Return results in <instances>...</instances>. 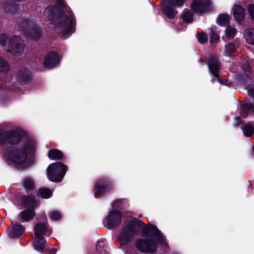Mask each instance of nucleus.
I'll list each match as a JSON object with an SVG mask.
<instances>
[{"instance_id":"9b49d317","label":"nucleus","mask_w":254,"mask_h":254,"mask_svg":"<svg viewBox=\"0 0 254 254\" xmlns=\"http://www.w3.org/2000/svg\"><path fill=\"white\" fill-rule=\"evenodd\" d=\"M22 133L18 130H12L5 132L2 134V137L7 143L11 144L18 143L21 139Z\"/></svg>"},{"instance_id":"6e6552de","label":"nucleus","mask_w":254,"mask_h":254,"mask_svg":"<svg viewBox=\"0 0 254 254\" xmlns=\"http://www.w3.org/2000/svg\"><path fill=\"white\" fill-rule=\"evenodd\" d=\"M184 0H169L167 2L163 4L162 12L168 18H173L177 13L173 7L181 6Z\"/></svg>"},{"instance_id":"f03ea898","label":"nucleus","mask_w":254,"mask_h":254,"mask_svg":"<svg viewBox=\"0 0 254 254\" xmlns=\"http://www.w3.org/2000/svg\"><path fill=\"white\" fill-rule=\"evenodd\" d=\"M56 6L47 7L43 13V18L51 28L66 38L74 31V18L72 13L67 11L64 2L57 0Z\"/></svg>"},{"instance_id":"c85d7f7f","label":"nucleus","mask_w":254,"mask_h":254,"mask_svg":"<svg viewBox=\"0 0 254 254\" xmlns=\"http://www.w3.org/2000/svg\"><path fill=\"white\" fill-rule=\"evenodd\" d=\"M225 33L226 37L232 38L235 36L237 33V29L234 26H229L225 29Z\"/></svg>"},{"instance_id":"a878e982","label":"nucleus","mask_w":254,"mask_h":254,"mask_svg":"<svg viewBox=\"0 0 254 254\" xmlns=\"http://www.w3.org/2000/svg\"><path fill=\"white\" fill-rule=\"evenodd\" d=\"M245 136L250 137L254 133V128L250 124H246L243 127H241Z\"/></svg>"},{"instance_id":"79ce46f5","label":"nucleus","mask_w":254,"mask_h":254,"mask_svg":"<svg viewBox=\"0 0 254 254\" xmlns=\"http://www.w3.org/2000/svg\"><path fill=\"white\" fill-rule=\"evenodd\" d=\"M135 253H136V251H134V250L133 251V252L132 253H129L128 252V251H127V254H136Z\"/></svg>"},{"instance_id":"4be33fe9","label":"nucleus","mask_w":254,"mask_h":254,"mask_svg":"<svg viewBox=\"0 0 254 254\" xmlns=\"http://www.w3.org/2000/svg\"><path fill=\"white\" fill-rule=\"evenodd\" d=\"M245 37L248 44L254 45V28H248L246 30Z\"/></svg>"},{"instance_id":"c03bdc74","label":"nucleus","mask_w":254,"mask_h":254,"mask_svg":"<svg viewBox=\"0 0 254 254\" xmlns=\"http://www.w3.org/2000/svg\"><path fill=\"white\" fill-rule=\"evenodd\" d=\"M253 155L254 156V147H253Z\"/></svg>"},{"instance_id":"a18cd8bd","label":"nucleus","mask_w":254,"mask_h":254,"mask_svg":"<svg viewBox=\"0 0 254 254\" xmlns=\"http://www.w3.org/2000/svg\"><path fill=\"white\" fill-rule=\"evenodd\" d=\"M215 80V78L212 79V81L213 82Z\"/></svg>"},{"instance_id":"37998d69","label":"nucleus","mask_w":254,"mask_h":254,"mask_svg":"<svg viewBox=\"0 0 254 254\" xmlns=\"http://www.w3.org/2000/svg\"><path fill=\"white\" fill-rule=\"evenodd\" d=\"M4 142V140H3L1 138V137L0 136V144H2Z\"/></svg>"},{"instance_id":"6ab92c4d","label":"nucleus","mask_w":254,"mask_h":254,"mask_svg":"<svg viewBox=\"0 0 254 254\" xmlns=\"http://www.w3.org/2000/svg\"><path fill=\"white\" fill-rule=\"evenodd\" d=\"M233 14L235 20L240 22L244 19L245 10L241 5L236 4L233 8Z\"/></svg>"},{"instance_id":"c9c22d12","label":"nucleus","mask_w":254,"mask_h":254,"mask_svg":"<svg viewBox=\"0 0 254 254\" xmlns=\"http://www.w3.org/2000/svg\"><path fill=\"white\" fill-rule=\"evenodd\" d=\"M248 10L251 20L254 22V4L250 5L248 7Z\"/></svg>"},{"instance_id":"423d86ee","label":"nucleus","mask_w":254,"mask_h":254,"mask_svg":"<svg viewBox=\"0 0 254 254\" xmlns=\"http://www.w3.org/2000/svg\"><path fill=\"white\" fill-rule=\"evenodd\" d=\"M67 169V166L62 163H52L47 169V177L51 181L60 182L63 179Z\"/></svg>"},{"instance_id":"ea45409f","label":"nucleus","mask_w":254,"mask_h":254,"mask_svg":"<svg viewBox=\"0 0 254 254\" xmlns=\"http://www.w3.org/2000/svg\"><path fill=\"white\" fill-rule=\"evenodd\" d=\"M235 121L237 125H240L241 123V120L238 117H237L235 118Z\"/></svg>"},{"instance_id":"9d476101","label":"nucleus","mask_w":254,"mask_h":254,"mask_svg":"<svg viewBox=\"0 0 254 254\" xmlns=\"http://www.w3.org/2000/svg\"><path fill=\"white\" fill-rule=\"evenodd\" d=\"M122 214L118 210L110 211L105 218V221L108 227L113 228L121 222Z\"/></svg>"},{"instance_id":"1a4fd4ad","label":"nucleus","mask_w":254,"mask_h":254,"mask_svg":"<svg viewBox=\"0 0 254 254\" xmlns=\"http://www.w3.org/2000/svg\"><path fill=\"white\" fill-rule=\"evenodd\" d=\"M0 8L6 14L11 16L17 14L20 10L19 6L11 0H3V1L0 3Z\"/></svg>"},{"instance_id":"b1692460","label":"nucleus","mask_w":254,"mask_h":254,"mask_svg":"<svg viewBox=\"0 0 254 254\" xmlns=\"http://www.w3.org/2000/svg\"><path fill=\"white\" fill-rule=\"evenodd\" d=\"M37 225H38L39 230L41 232L40 237H43L44 236H49L51 234L50 230L48 228L47 226V224L45 223H37L34 228L36 227Z\"/></svg>"},{"instance_id":"20e7f679","label":"nucleus","mask_w":254,"mask_h":254,"mask_svg":"<svg viewBox=\"0 0 254 254\" xmlns=\"http://www.w3.org/2000/svg\"><path fill=\"white\" fill-rule=\"evenodd\" d=\"M20 200L22 205L29 207L19 213L18 219L21 222H27L33 219L35 216L34 209L39 205V202L34 197L31 196L22 195Z\"/></svg>"},{"instance_id":"f3484780","label":"nucleus","mask_w":254,"mask_h":254,"mask_svg":"<svg viewBox=\"0 0 254 254\" xmlns=\"http://www.w3.org/2000/svg\"><path fill=\"white\" fill-rule=\"evenodd\" d=\"M208 66L210 73L215 77H217L220 67L217 59L214 57L210 58L208 62Z\"/></svg>"},{"instance_id":"49530a36","label":"nucleus","mask_w":254,"mask_h":254,"mask_svg":"<svg viewBox=\"0 0 254 254\" xmlns=\"http://www.w3.org/2000/svg\"><path fill=\"white\" fill-rule=\"evenodd\" d=\"M201 62H203V59H201Z\"/></svg>"},{"instance_id":"7ed1b4c3","label":"nucleus","mask_w":254,"mask_h":254,"mask_svg":"<svg viewBox=\"0 0 254 254\" xmlns=\"http://www.w3.org/2000/svg\"><path fill=\"white\" fill-rule=\"evenodd\" d=\"M35 145V142L29 140L23 147L11 146L8 149L4 147L2 151L12 164L18 167H25L27 166L26 159L28 155L33 152Z\"/></svg>"},{"instance_id":"de8ad7c7","label":"nucleus","mask_w":254,"mask_h":254,"mask_svg":"<svg viewBox=\"0 0 254 254\" xmlns=\"http://www.w3.org/2000/svg\"><path fill=\"white\" fill-rule=\"evenodd\" d=\"M97 249H98V246H97Z\"/></svg>"},{"instance_id":"2f4dec72","label":"nucleus","mask_w":254,"mask_h":254,"mask_svg":"<svg viewBox=\"0 0 254 254\" xmlns=\"http://www.w3.org/2000/svg\"><path fill=\"white\" fill-rule=\"evenodd\" d=\"M9 70V64L8 63L0 57V72H7Z\"/></svg>"},{"instance_id":"412c9836","label":"nucleus","mask_w":254,"mask_h":254,"mask_svg":"<svg viewBox=\"0 0 254 254\" xmlns=\"http://www.w3.org/2000/svg\"><path fill=\"white\" fill-rule=\"evenodd\" d=\"M250 112H254V107L250 104H242L240 107V114L244 118H246Z\"/></svg>"},{"instance_id":"58836bf2","label":"nucleus","mask_w":254,"mask_h":254,"mask_svg":"<svg viewBox=\"0 0 254 254\" xmlns=\"http://www.w3.org/2000/svg\"><path fill=\"white\" fill-rule=\"evenodd\" d=\"M218 82L223 85L230 86L231 85V82L227 80L223 79V80H218Z\"/></svg>"},{"instance_id":"4468645a","label":"nucleus","mask_w":254,"mask_h":254,"mask_svg":"<svg viewBox=\"0 0 254 254\" xmlns=\"http://www.w3.org/2000/svg\"><path fill=\"white\" fill-rule=\"evenodd\" d=\"M24 230L21 224L12 221V226L7 228V232L11 238H16L23 234Z\"/></svg>"},{"instance_id":"a211bd4d","label":"nucleus","mask_w":254,"mask_h":254,"mask_svg":"<svg viewBox=\"0 0 254 254\" xmlns=\"http://www.w3.org/2000/svg\"><path fill=\"white\" fill-rule=\"evenodd\" d=\"M16 76L18 82L27 81L30 78V71L26 67H20L16 71Z\"/></svg>"},{"instance_id":"4c0bfd02","label":"nucleus","mask_w":254,"mask_h":254,"mask_svg":"<svg viewBox=\"0 0 254 254\" xmlns=\"http://www.w3.org/2000/svg\"><path fill=\"white\" fill-rule=\"evenodd\" d=\"M7 38L4 34L0 35V44L2 46L5 45Z\"/></svg>"},{"instance_id":"bb28decb","label":"nucleus","mask_w":254,"mask_h":254,"mask_svg":"<svg viewBox=\"0 0 254 254\" xmlns=\"http://www.w3.org/2000/svg\"><path fill=\"white\" fill-rule=\"evenodd\" d=\"M38 195L43 198H50L52 194V191L47 188L39 189L37 192Z\"/></svg>"},{"instance_id":"cd10ccee","label":"nucleus","mask_w":254,"mask_h":254,"mask_svg":"<svg viewBox=\"0 0 254 254\" xmlns=\"http://www.w3.org/2000/svg\"><path fill=\"white\" fill-rule=\"evenodd\" d=\"M127 205V200L124 199H120L118 200H114L112 203V206L113 208H120L122 209L125 208Z\"/></svg>"},{"instance_id":"7c9ffc66","label":"nucleus","mask_w":254,"mask_h":254,"mask_svg":"<svg viewBox=\"0 0 254 254\" xmlns=\"http://www.w3.org/2000/svg\"><path fill=\"white\" fill-rule=\"evenodd\" d=\"M230 17L227 14H221L219 15L217 19V23L221 26L227 23L229 20Z\"/></svg>"},{"instance_id":"e433bc0d","label":"nucleus","mask_w":254,"mask_h":254,"mask_svg":"<svg viewBox=\"0 0 254 254\" xmlns=\"http://www.w3.org/2000/svg\"><path fill=\"white\" fill-rule=\"evenodd\" d=\"M243 68L244 71L246 72H249L251 70V67L250 66L249 64L246 61H244L243 63Z\"/></svg>"},{"instance_id":"2eb2a0df","label":"nucleus","mask_w":254,"mask_h":254,"mask_svg":"<svg viewBox=\"0 0 254 254\" xmlns=\"http://www.w3.org/2000/svg\"><path fill=\"white\" fill-rule=\"evenodd\" d=\"M35 239L32 243L33 247L37 251L42 250L46 246V242L45 239L40 237L41 232L39 230L38 225L34 229Z\"/></svg>"},{"instance_id":"dca6fc26","label":"nucleus","mask_w":254,"mask_h":254,"mask_svg":"<svg viewBox=\"0 0 254 254\" xmlns=\"http://www.w3.org/2000/svg\"><path fill=\"white\" fill-rule=\"evenodd\" d=\"M209 6V2L208 0L194 1L191 4V9L194 13L201 14L207 10Z\"/></svg>"},{"instance_id":"393cba45","label":"nucleus","mask_w":254,"mask_h":254,"mask_svg":"<svg viewBox=\"0 0 254 254\" xmlns=\"http://www.w3.org/2000/svg\"><path fill=\"white\" fill-rule=\"evenodd\" d=\"M238 47V45L237 43H229L226 44L224 51L225 55L230 56L232 53L236 51Z\"/></svg>"},{"instance_id":"f257e3e1","label":"nucleus","mask_w":254,"mask_h":254,"mask_svg":"<svg viewBox=\"0 0 254 254\" xmlns=\"http://www.w3.org/2000/svg\"><path fill=\"white\" fill-rule=\"evenodd\" d=\"M148 232L156 237L152 239H139L135 242L136 248L141 253L152 254L157 249V243L160 244L165 248L168 247L160 231L154 225L147 226L140 220L133 219L130 221L127 225L123 228L119 232L118 241L121 245H127L133 239L135 235H145Z\"/></svg>"},{"instance_id":"aec40b11","label":"nucleus","mask_w":254,"mask_h":254,"mask_svg":"<svg viewBox=\"0 0 254 254\" xmlns=\"http://www.w3.org/2000/svg\"><path fill=\"white\" fill-rule=\"evenodd\" d=\"M21 184L27 192H30L35 189V182L33 179L30 177L24 178L21 181Z\"/></svg>"},{"instance_id":"c756f323","label":"nucleus","mask_w":254,"mask_h":254,"mask_svg":"<svg viewBox=\"0 0 254 254\" xmlns=\"http://www.w3.org/2000/svg\"><path fill=\"white\" fill-rule=\"evenodd\" d=\"M215 26H211L210 31V42L211 43H215L219 40V35L215 32Z\"/></svg>"},{"instance_id":"ddd939ff","label":"nucleus","mask_w":254,"mask_h":254,"mask_svg":"<svg viewBox=\"0 0 254 254\" xmlns=\"http://www.w3.org/2000/svg\"><path fill=\"white\" fill-rule=\"evenodd\" d=\"M111 187L109 182L107 180L102 179L98 181L94 188V195L95 197H98L104 192L111 189Z\"/></svg>"},{"instance_id":"5701e85b","label":"nucleus","mask_w":254,"mask_h":254,"mask_svg":"<svg viewBox=\"0 0 254 254\" xmlns=\"http://www.w3.org/2000/svg\"><path fill=\"white\" fill-rule=\"evenodd\" d=\"M48 157L53 160H60L63 157L62 152L57 149H51L49 151Z\"/></svg>"},{"instance_id":"0eeeda50","label":"nucleus","mask_w":254,"mask_h":254,"mask_svg":"<svg viewBox=\"0 0 254 254\" xmlns=\"http://www.w3.org/2000/svg\"><path fill=\"white\" fill-rule=\"evenodd\" d=\"M7 49L13 56L21 55L25 50V44L23 39L19 36H11L8 39Z\"/></svg>"},{"instance_id":"a19ab883","label":"nucleus","mask_w":254,"mask_h":254,"mask_svg":"<svg viewBox=\"0 0 254 254\" xmlns=\"http://www.w3.org/2000/svg\"><path fill=\"white\" fill-rule=\"evenodd\" d=\"M56 249L55 248H53L49 251L48 254H55L56 253Z\"/></svg>"},{"instance_id":"f704fd0d","label":"nucleus","mask_w":254,"mask_h":254,"mask_svg":"<svg viewBox=\"0 0 254 254\" xmlns=\"http://www.w3.org/2000/svg\"><path fill=\"white\" fill-rule=\"evenodd\" d=\"M61 217V214L57 211H53L50 214V218L54 220H59Z\"/></svg>"},{"instance_id":"473e14b6","label":"nucleus","mask_w":254,"mask_h":254,"mask_svg":"<svg viewBox=\"0 0 254 254\" xmlns=\"http://www.w3.org/2000/svg\"><path fill=\"white\" fill-rule=\"evenodd\" d=\"M184 20L188 23H190L192 21V14L189 11H184L183 13Z\"/></svg>"},{"instance_id":"72a5a7b5","label":"nucleus","mask_w":254,"mask_h":254,"mask_svg":"<svg viewBox=\"0 0 254 254\" xmlns=\"http://www.w3.org/2000/svg\"><path fill=\"white\" fill-rule=\"evenodd\" d=\"M207 36L205 33L202 32L198 34L197 39L200 43L203 44L207 41Z\"/></svg>"},{"instance_id":"39448f33","label":"nucleus","mask_w":254,"mask_h":254,"mask_svg":"<svg viewBox=\"0 0 254 254\" xmlns=\"http://www.w3.org/2000/svg\"><path fill=\"white\" fill-rule=\"evenodd\" d=\"M16 27L21 34L24 36L29 35L34 39L41 36L40 30L35 24L24 17L17 19Z\"/></svg>"},{"instance_id":"f8f14e48","label":"nucleus","mask_w":254,"mask_h":254,"mask_svg":"<svg viewBox=\"0 0 254 254\" xmlns=\"http://www.w3.org/2000/svg\"><path fill=\"white\" fill-rule=\"evenodd\" d=\"M60 58L56 52H50L46 56L44 64L46 67L52 68L60 64Z\"/></svg>"}]
</instances>
